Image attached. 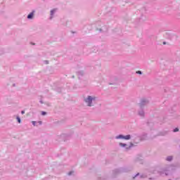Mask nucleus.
<instances>
[{"label":"nucleus","instance_id":"3","mask_svg":"<svg viewBox=\"0 0 180 180\" xmlns=\"http://www.w3.org/2000/svg\"><path fill=\"white\" fill-rule=\"evenodd\" d=\"M119 146H120V147L125 148L126 150H130V148H131V147H133V146H134V144L130 143L129 146H127V144H126V143H120Z\"/></svg>","mask_w":180,"mask_h":180},{"label":"nucleus","instance_id":"17","mask_svg":"<svg viewBox=\"0 0 180 180\" xmlns=\"http://www.w3.org/2000/svg\"><path fill=\"white\" fill-rule=\"evenodd\" d=\"M135 176H139V174H137Z\"/></svg>","mask_w":180,"mask_h":180},{"label":"nucleus","instance_id":"15","mask_svg":"<svg viewBox=\"0 0 180 180\" xmlns=\"http://www.w3.org/2000/svg\"><path fill=\"white\" fill-rule=\"evenodd\" d=\"M22 115H25V110L21 111Z\"/></svg>","mask_w":180,"mask_h":180},{"label":"nucleus","instance_id":"13","mask_svg":"<svg viewBox=\"0 0 180 180\" xmlns=\"http://www.w3.org/2000/svg\"><path fill=\"white\" fill-rule=\"evenodd\" d=\"M73 173H74V172H70L68 173V175H72Z\"/></svg>","mask_w":180,"mask_h":180},{"label":"nucleus","instance_id":"6","mask_svg":"<svg viewBox=\"0 0 180 180\" xmlns=\"http://www.w3.org/2000/svg\"><path fill=\"white\" fill-rule=\"evenodd\" d=\"M34 11H32L28 15L27 19H32L34 16Z\"/></svg>","mask_w":180,"mask_h":180},{"label":"nucleus","instance_id":"11","mask_svg":"<svg viewBox=\"0 0 180 180\" xmlns=\"http://www.w3.org/2000/svg\"><path fill=\"white\" fill-rule=\"evenodd\" d=\"M179 129L178 128H176V129H174V133H176V131H179Z\"/></svg>","mask_w":180,"mask_h":180},{"label":"nucleus","instance_id":"14","mask_svg":"<svg viewBox=\"0 0 180 180\" xmlns=\"http://www.w3.org/2000/svg\"><path fill=\"white\" fill-rule=\"evenodd\" d=\"M136 74H141V71H140V70L137 71Z\"/></svg>","mask_w":180,"mask_h":180},{"label":"nucleus","instance_id":"1","mask_svg":"<svg viewBox=\"0 0 180 180\" xmlns=\"http://www.w3.org/2000/svg\"><path fill=\"white\" fill-rule=\"evenodd\" d=\"M96 101V97L95 96H88L84 98V102L87 106H94V104Z\"/></svg>","mask_w":180,"mask_h":180},{"label":"nucleus","instance_id":"12","mask_svg":"<svg viewBox=\"0 0 180 180\" xmlns=\"http://www.w3.org/2000/svg\"><path fill=\"white\" fill-rule=\"evenodd\" d=\"M32 123L33 126H36V121H32Z\"/></svg>","mask_w":180,"mask_h":180},{"label":"nucleus","instance_id":"8","mask_svg":"<svg viewBox=\"0 0 180 180\" xmlns=\"http://www.w3.org/2000/svg\"><path fill=\"white\" fill-rule=\"evenodd\" d=\"M172 156H168L167 158H166V160H167V161H172Z\"/></svg>","mask_w":180,"mask_h":180},{"label":"nucleus","instance_id":"4","mask_svg":"<svg viewBox=\"0 0 180 180\" xmlns=\"http://www.w3.org/2000/svg\"><path fill=\"white\" fill-rule=\"evenodd\" d=\"M147 103H148V101L146 99H142L141 101V103H139V108H141L142 106L147 105Z\"/></svg>","mask_w":180,"mask_h":180},{"label":"nucleus","instance_id":"10","mask_svg":"<svg viewBox=\"0 0 180 180\" xmlns=\"http://www.w3.org/2000/svg\"><path fill=\"white\" fill-rule=\"evenodd\" d=\"M41 115H42V116H45V115H47V112H44V111H42Z\"/></svg>","mask_w":180,"mask_h":180},{"label":"nucleus","instance_id":"16","mask_svg":"<svg viewBox=\"0 0 180 180\" xmlns=\"http://www.w3.org/2000/svg\"><path fill=\"white\" fill-rule=\"evenodd\" d=\"M46 64H49V62H48V61H46Z\"/></svg>","mask_w":180,"mask_h":180},{"label":"nucleus","instance_id":"2","mask_svg":"<svg viewBox=\"0 0 180 180\" xmlns=\"http://www.w3.org/2000/svg\"><path fill=\"white\" fill-rule=\"evenodd\" d=\"M115 139H116V140H120V139H121V140H130V139H131V136H130V135L124 136V135L120 134L118 136H116Z\"/></svg>","mask_w":180,"mask_h":180},{"label":"nucleus","instance_id":"9","mask_svg":"<svg viewBox=\"0 0 180 180\" xmlns=\"http://www.w3.org/2000/svg\"><path fill=\"white\" fill-rule=\"evenodd\" d=\"M16 119H17V121H18V123H21L22 121L20 120V117H17Z\"/></svg>","mask_w":180,"mask_h":180},{"label":"nucleus","instance_id":"7","mask_svg":"<svg viewBox=\"0 0 180 180\" xmlns=\"http://www.w3.org/2000/svg\"><path fill=\"white\" fill-rule=\"evenodd\" d=\"M139 116H144V111L143 110L139 111Z\"/></svg>","mask_w":180,"mask_h":180},{"label":"nucleus","instance_id":"5","mask_svg":"<svg viewBox=\"0 0 180 180\" xmlns=\"http://www.w3.org/2000/svg\"><path fill=\"white\" fill-rule=\"evenodd\" d=\"M57 12V8H54L53 10L51 11V17L50 19H53V16H54V13H56Z\"/></svg>","mask_w":180,"mask_h":180}]
</instances>
